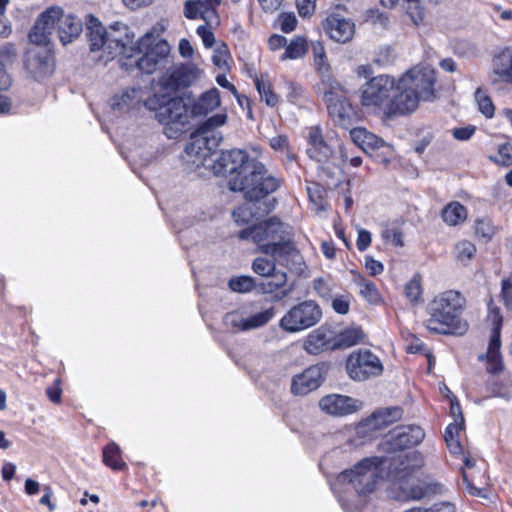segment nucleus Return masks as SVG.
<instances>
[{"instance_id":"obj_1","label":"nucleus","mask_w":512,"mask_h":512,"mask_svg":"<svg viewBox=\"0 0 512 512\" xmlns=\"http://www.w3.org/2000/svg\"><path fill=\"white\" fill-rule=\"evenodd\" d=\"M85 24L93 59L103 64L117 56L132 59L143 50L153 53L162 62L170 52L168 42L163 39L156 40L153 32H147L136 43L134 33L123 23H115L107 31L98 18L89 14L86 16Z\"/></svg>"},{"instance_id":"obj_2","label":"nucleus","mask_w":512,"mask_h":512,"mask_svg":"<svg viewBox=\"0 0 512 512\" xmlns=\"http://www.w3.org/2000/svg\"><path fill=\"white\" fill-rule=\"evenodd\" d=\"M214 173L228 177V186L232 191L244 193L250 200L266 198L282 184V179L270 173L266 166L241 149H232L221 153L213 164Z\"/></svg>"},{"instance_id":"obj_3","label":"nucleus","mask_w":512,"mask_h":512,"mask_svg":"<svg viewBox=\"0 0 512 512\" xmlns=\"http://www.w3.org/2000/svg\"><path fill=\"white\" fill-rule=\"evenodd\" d=\"M239 238L251 240L258 250L274 258L279 265L288 266L298 257L295 244L290 240L288 227L277 217H271L239 233Z\"/></svg>"},{"instance_id":"obj_4","label":"nucleus","mask_w":512,"mask_h":512,"mask_svg":"<svg viewBox=\"0 0 512 512\" xmlns=\"http://www.w3.org/2000/svg\"><path fill=\"white\" fill-rule=\"evenodd\" d=\"M391 464L392 457H368L356 463L351 469L338 474L330 485L341 506L346 509L341 495L345 485H351L360 496L370 494L375 490L378 480L390 474Z\"/></svg>"},{"instance_id":"obj_5","label":"nucleus","mask_w":512,"mask_h":512,"mask_svg":"<svg viewBox=\"0 0 512 512\" xmlns=\"http://www.w3.org/2000/svg\"><path fill=\"white\" fill-rule=\"evenodd\" d=\"M464 306L465 299L458 291L438 294L428 305L425 327L436 334L463 335L468 330V323L461 317Z\"/></svg>"},{"instance_id":"obj_6","label":"nucleus","mask_w":512,"mask_h":512,"mask_svg":"<svg viewBox=\"0 0 512 512\" xmlns=\"http://www.w3.org/2000/svg\"><path fill=\"white\" fill-rule=\"evenodd\" d=\"M423 465V459L417 451L399 453L392 457V464L389 466V472L402 473L396 484L398 493L395 498L399 501L420 500L428 493L427 485L413 475L415 469Z\"/></svg>"},{"instance_id":"obj_7","label":"nucleus","mask_w":512,"mask_h":512,"mask_svg":"<svg viewBox=\"0 0 512 512\" xmlns=\"http://www.w3.org/2000/svg\"><path fill=\"white\" fill-rule=\"evenodd\" d=\"M144 106L155 113V118L169 130L181 132L188 123V112L183 100L167 93L156 92L145 99Z\"/></svg>"},{"instance_id":"obj_8","label":"nucleus","mask_w":512,"mask_h":512,"mask_svg":"<svg viewBox=\"0 0 512 512\" xmlns=\"http://www.w3.org/2000/svg\"><path fill=\"white\" fill-rule=\"evenodd\" d=\"M275 314L274 307H261L257 302H249L226 313L223 324L233 333H243L266 326Z\"/></svg>"},{"instance_id":"obj_9","label":"nucleus","mask_w":512,"mask_h":512,"mask_svg":"<svg viewBox=\"0 0 512 512\" xmlns=\"http://www.w3.org/2000/svg\"><path fill=\"white\" fill-rule=\"evenodd\" d=\"M308 157L320 164H331L341 167L348 161V153L338 139L325 140L319 126H311L307 129Z\"/></svg>"},{"instance_id":"obj_10","label":"nucleus","mask_w":512,"mask_h":512,"mask_svg":"<svg viewBox=\"0 0 512 512\" xmlns=\"http://www.w3.org/2000/svg\"><path fill=\"white\" fill-rule=\"evenodd\" d=\"M396 79L389 75H378L371 78L360 89L359 101L361 107L374 114L388 116V109Z\"/></svg>"},{"instance_id":"obj_11","label":"nucleus","mask_w":512,"mask_h":512,"mask_svg":"<svg viewBox=\"0 0 512 512\" xmlns=\"http://www.w3.org/2000/svg\"><path fill=\"white\" fill-rule=\"evenodd\" d=\"M486 323L489 326L488 344L486 352L480 354L478 356V360L485 363L488 373L498 374L504 369L503 358L500 350L503 316L499 308L489 307Z\"/></svg>"},{"instance_id":"obj_12","label":"nucleus","mask_w":512,"mask_h":512,"mask_svg":"<svg viewBox=\"0 0 512 512\" xmlns=\"http://www.w3.org/2000/svg\"><path fill=\"white\" fill-rule=\"evenodd\" d=\"M331 119L339 126L348 129L357 119V112L352 105L348 91L344 86L333 81L323 95Z\"/></svg>"},{"instance_id":"obj_13","label":"nucleus","mask_w":512,"mask_h":512,"mask_svg":"<svg viewBox=\"0 0 512 512\" xmlns=\"http://www.w3.org/2000/svg\"><path fill=\"white\" fill-rule=\"evenodd\" d=\"M322 317L320 307L313 301H304L289 309L280 319L279 327L288 333H297L316 325Z\"/></svg>"},{"instance_id":"obj_14","label":"nucleus","mask_w":512,"mask_h":512,"mask_svg":"<svg viewBox=\"0 0 512 512\" xmlns=\"http://www.w3.org/2000/svg\"><path fill=\"white\" fill-rule=\"evenodd\" d=\"M346 370L352 380L365 381L382 375L384 367L377 355L368 349H359L348 356Z\"/></svg>"},{"instance_id":"obj_15","label":"nucleus","mask_w":512,"mask_h":512,"mask_svg":"<svg viewBox=\"0 0 512 512\" xmlns=\"http://www.w3.org/2000/svg\"><path fill=\"white\" fill-rule=\"evenodd\" d=\"M400 79L403 86L413 88L423 101L434 98L436 74L430 64L420 63L404 73Z\"/></svg>"},{"instance_id":"obj_16","label":"nucleus","mask_w":512,"mask_h":512,"mask_svg":"<svg viewBox=\"0 0 512 512\" xmlns=\"http://www.w3.org/2000/svg\"><path fill=\"white\" fill-rule=\"evenodd\" d=\"M202 70L193 63L174 64L159 79V86L167 92L195 84L201 77Z\"/></svg>"},{"instance_id":"obj_17","label":"nucleus","mask_w":512,"mask_h":512,"mask_svg":"<svg viewBox=\"0 0 512 512\" xmlns=\"http://www.w3.org/2000/svg\"><path fill=\"white\" fill-rule=\"evenodd\" d=\"M222 141L220 132H213L212 130H205L198 128L195 133L191 135L190 142L185 147V152L190 157L195 158V162L204 164L218 148Z\"/></svg>"},{"instance_id":"obj_18","label":"nucleus","mask_w":512,"mask_h":512,"mask_svg":"<svg viewBox=\"0 0 512 512\" xmlns=\"http://www.w3.org/2000/svg\"><path fill=\"white\" fill-rule=\"evenodd\" d=\"M25 67L35 79H42L52 74L54 59L48 46L31 47L26 52Z\"/></svg>"},{"instance_id":"obj_19","label":"nucleus","mask_w":512,"mask_h":512,"mask_svg":"<svg viewBox=\"0 0 512 512\" xmlns=\"http://www.w3.org/2000/svg\"><path fill=\"white\" fill-rule=\"evenodd\" d=\"M422 98L411 87L403 86L402 80H396V86L392 92L388 117L404 115L416 110Z\"/></svg>"},{"instance_id":"obj_20","label":"nucleus","mask_w":512,"mask_h":512,"mask_svg":"<svg viewBox=\"0 0 512 512\" xmlns=\"http://www.w3.org/2000/svg\"><path fill=\"white\" fill-rule=\"evenodd\" d=\"M319 407L330 416L345 417L361 410L363 403L350 396L329 394L320 399Z\"/></svg>"},{"instance_id":"obj_21","label":"nucleus","mask_w":512,"mask_h":512,"mask_svg":"<svg viewBox=\"0 0 512 512\" xmlns=\"http://www.w3.org/2000/svg\"><path fill=\"white\" fill-rule=\"evenodd\" d=\"M322 29L331 40L341 44L350 42L355 34L354 22L338 13L329 14L322 21Z\"/></svg>"},{"instance_id":"obj_22","label":"nucleus","mask_w":512,"mask_h":512,"mask_svg":"<svg viewBox=\"0 0 512 512\" xmlns=\"http://www.w3.org/2000/svg\"><path fill=\"white\" fill-rule=\"evenodd\" d=\"M424 437V430L419 426H398L390 432L387 445L392 452L402 451L420 444Z\"/></svg>"},{"instance_id":"obj_23","label":"nucleus","mask_w":512,"mask_h":512,"mask_svg":"<svg viewBox=\"0 0 512 512\" xmlns=\"http://www.w3.org/2000/svg\"><path fill=\"white\" fill-rule=\"evenodd\" d=\"M222 0H187L184 4V16L187 19H203L210 26L220 23L216 8Z\"/></svg>"},{"instance_id":"obj_24","label":"nucleus","mask_w":512,"mask_h":512,"mask_svg":"<svg viewBox=\"0 0 512 512\" xmlns=\"http://www.w3.org/2000/svg\"><path fill=\"white\" fill-rule=\"evenodd\" d=\"M58 15V10L48 8L38 17L29 33V40L34 47L48 46L55 31V20L58 19Z\"/></svg>"},{"instance_id":"obj_25","label":"nucleus","mask_w":512,"mask_h":512,"mask_svg":"<svg viewBox=\"0 0 512 512\" xmlns=\"http://www.w3.org/2000/svg\"><path fill=\"white\" fill-rule=\"evenodd\" d=\"M402 411L398 407H387L376 410L370 417L363 420L356 427L358 435H364L372 431L383 429L399 420Z\"/></svg>"},{"instance_id":"obj_26","label":"nucleus","mask_w":512,"mask_h":512,"mask_svg":"<svg viewBox=\"0 0 512 512\" xmlns=\"http://www.w3.org/2000/svg\"><path fill=\"white\" fill-rule=\"evenodd\" d=\"M59 11L58 19L55 20V31H57L58 37L63 45H67L77 39L82 30V21L76 16L68 13L65 14L63 9L58 6L50 7Z\"/></svg>"},{"instance_id":"obj_27","label":"nucleus","mask_w":512,"mask_h":512,"mask_svg":"<svg viewBox=\"0 0 512 512\" xmlns=\"http://www.w3.org/2000/svg\"><path fill=\"white\" fill-rule=\"evenodd\" d=\"M322 381V368L318 365L310 366L292 378L291 392L294 395H307L320 387Z\"/></svg>"},{"instance_id":"obj_28","label":"nucleus","mask_w":512,"mask_h":512,"mask_svg":"<svg viewBox=\"0 0 512 512\" xmlns=\"http://www.w3.org/2000/svg\"><path fill=\"white\" fill-rule=\"evenodd\" d=\"M245 199L247 200V203L235 209L232 214L234 221L238 225H245L252 218H258L266 213H269L274 209L276 204V200L274 198L264 202L261 201L263 198L258 200H250L247 198Z\"/></svg>"},{"instance_id":"obj_29","label":"nucleus","mask_w":512,"mask_h":512,"mask_svg":"<svg viewBox=\"0 0 512 512\" xmlns=\"http://www.w3.org/2000/svg\"><path fill=\"white\" fill-rule=\"evenodd\" d=\"M350 137L355 145L361 148L365 153L370 154L382 149L385 156L392 153V147L382 138L367 131L365 128L358 127L350 130Z\"/></svg>"},{"instance_id":"obj_30","label":"nucleus","mask_w":512,"mask_h":512,"mask_svg":"<svg viewBox=\"0 0 512 512\" xmlns=\"http://www.w3.org/2000/svg\"><path fill=\"white\" fill-rule=\"evenodd\" d=\"M303 349L311 355H319L325 351L335 350L333 330L321 326L312 331L304 340Z\"/></svg>"},{"instance_id":"obj_31","label":"nucleus","mask_w":512,"mask_h":512,"mask_svg":"<svg viewBox=\"0 0 512 512\" xmlns=\"http://www.w3.org/2000/svg\"><path fill=\"white\" fill-rule=\"evenodd\" d=\"M142 101H145L143 99V91L141 89L131 88L114 95L111 105L113 109L130 111L132 109H138Z\"/></svg>"},{"instance_id":"obj_32","label":"nucleus","mask_w":512,"mask_h":512,"mask_svg":"<svg viewBox=\"0 0 512 512\" xmlns=\"http://www.w3.org/2000/svg\"><path fill=\"white\" fill-rule=\"evenodd\" d=\"M365 334L358 326L347 327L337 333L333 331V345L336 349L349 348L363 342Z\"/></svg>"},{"instance_id":"obj_33","label":"nucleus","mask_w":512,"mask_h":512,"mask_svg":"<svg viewBox=\"0 0 512 512\" xmlns=\"http://www.w3.org/2000/svg\"><path fill=\"white\" fill-rule=\"evenodd\" d=\"M220 93L218 89L212 88L204 92L194 103L192 113L194 115H206L220 106Z\"/></svg>"},{"instance_id":"obj_34","label":"nucleus","mask_w":512,"mask_h":512,"mask_svg":"<svg viewBox=\"0 0 512 512\" xmlns=\"http://www.w3.org/2000/svg\"><path fill=\"white\" fill-rule=\"evenodd\" d=\"M443 221L449 226H458L464 223L468 217V211L464 205L457 201L448 203L441 212Z\"/></svg>"},{"instance_id":"obj_35","label":"nucleus","mask_w":512,"mask_h":512,"mask_svg":"<svg viewBox=\"0 0 512 512\" xmlns=\"http://www.w3.org/2000/svg\"><path fill=\"white\" fill-rule=\"evenodd\" d=\"M493 73L512 83V48L505 49L493 61Z\"/></svg>"},{"instance_id":"obj_36","label":"nucleus","mask_w":512,"mask_h":512,"mask_svg":"<svg viewBox=\"0 0 512 512\" xmlns=\"http://www.w3.org/2000/svg\"><path fill=\"white\" fill-rule=\"evenodd\" d=\"M103 462L105 465L116 471L127 469V464L122 460L120 447L112 442L103 449Z\"/></svg>"},{"instance_id":"obj_37","label":"nucleus","mask_w":512,"mask_h":512,"mask_svg":"<svg viewBox=\"0 0 512 512\" xmlns=\"http://www.w3.org/2000/svg\"><path fill=\"white\" fill-rule=\"evenodd\" d=\"M381 238L385 243L395 247H403V229L397 222L387 223L382 227Z\"/></svg>"},{"instance_id":"obj_38","label":"nucleus","mask_w":512,"mask_h":512,"mask_svg":"<svg viewBox=\"0 0 512 512\" xmlns=\"http://www.w3.org/2000/svg\"><path fill=\"white\" fill-rule=\"evenodd\" d=\"M357 285L359 287V293L368 303L373 305L381 303V294L372 281L360 277L357 281Z\"/></svg>"},{"instance_id":"obj_39","label":"nucleus","mask_w":512,"mask_h":512,"mask_svg":"<svg viewBox=\"0 0 512 512\" xmlns=\"http://www.w3.org/2000/svg\"><path fill=\"white\" fill-rule=\"evenodd\" d=\"M307 51V41L305 38L297 36L286 46L285 52L281 55L280 59L294 60L301 58Z\"/></svg>"},{"instance_id":"obj_40","label":"nucleus","mask_w":512,"mask_h":512,"mask_svg":"<svg viewBox=\"0 0 512 512\" xmlns=\"http://www.w3.org/2000/svg\"><path fill=\"white\" fill-rule=\"evenodd\" d=\"M255 86L261 99L270 107H275L278 104V96L271 90L270 82L263 76L255 79Z\"/></svg>"},{"instance_id":"obj_41","label":"nucleus","mask_w":512,"mask_h":512,"mask_svg":"<svg viewBox=\"0 0 512 512\" xmlns=\"http://www.w3.org/2000/svg\"><path fill=\"white\" fill-rule=\"evenodd\" d=\"M476 250L473 242L463 239L455 244L454 254L459 262L466 265L474 257Z\"/></svg>"},{"instance_id":"obj_42","label":"nucleus","mask_w":512,"mask_h":512,"mask_svg":"<svg viewBox=\"0 0 512 512\" xmlns=\"http://www.w3.org/2000/svg\"><path fill=\"white\" fill-rule=\"evenodd\" d=\"M144 51L141 56L138 57V55H136L133 57L135 58L133 64L143 73L151 74L158 68L161 62L153 53H149L147 50Z\"/></svg>"},{"instance_id":"obj_43","label":"nucleus","mask_w":512,"mask_h":512,"mask_svg":"<svg viewBox=\"0 0 512 512\" xmlns=\"http://www.w3.org/2000/svg\"><path fill=\"white\" fill-rule=\"evenodd\" d=\"M404 9L413 24L419 25L423 22L425 11L421 0H404Z\"/></svg>"},{"instance_id":"obj_44","label":"nucleus","mask_w":512,"mask_h":512,"mask_svg":"<svg viewBox=\"0 0 512 512\" xmlns=\"http://www.w3.org/2000/svg\"><path fill=\"white\" fill-rule=\"evenodd\" d=\"M475 101L477 103L478 110L486 118L490 119L494 116L495 106H494L491 98L488 96V94L481 88H478L475 91Z\"/></svg>"},{"instance_id":"obj_45","label":"nucleus","mask_w":512,"mask_h":512,"mask_svg":"<svg viewBox=\"0 0 512 512\" xmlns=\"http://www.w3.org/2000/svg\"><path fill=\"white\" fill-rule=\"evenodd\" d=\"M228 286L233 292L249 293L255 288V280L247 275L236 276L228 281Z\"/></svg>"},{"instance_id":"obj_46","label":"nucleus","mask_w":512,"mask_h":512,"mask_svg":"<svg viewBox=\"0 0 512 512\" xmlns=\"http://www.w3.org/2000/svg\"><path fill=\"white\" fill-rule=\"evenodd\" d=\"M276 263L278 262L274 258L269 260L265 257H257L252 262V270L259 276L270 277L275 272Z\"/></svg>"},{"instance_id":"obj_47","label":"nucleus","mask_w":512,"mask_h":512,"mask_svg":"<svg viewBox=\"0 0 512 512\" xmlns=\"http://www.w3.org/2000/svg\"><path fill=\"white\" fill-rule=\"evenodd\" d=\"M405 296L407 299L412 302H418L422 296V285H421V277L420 275H414L406 284H405Z\"/></svg>"},{"instance_id":"obj_48","label":"nucleus","mask_w":512,"mask_h":512,"mask_svg":"<svg viewBox=\"0 0 512 512\" xmlns=\"http://www.w3.org/2000/svg\"><path fill=\"white\" fill-rule=\"evenodd\" d=\"M474 228L476 235L484 239V241H490L497 231L496 227L488 219L476 220Z\"/></svg>"},{"instance_id":"obj_49","label":"nucleus","mask_w":512,"mask_h":512,"mask_svg":"<svg viewBox=\"0 0 512 512\" xmlns=\"http://www.w3.org/2000/svg\"><path fill=\"white\" fill-rule=\"evenodd\" d=\"M230 59L229 49L226 44L218 45L213 52L212 62L219 69L225 70L228 67V60Z\"/></svg>"},{"instance_id":"obj_50","label":"nucleus","mask_w":512,"mask_h":512,"mask_svg":"<svg viewBox=\"0 0 512 512\" xmlns=\"http://www.w3.org/2000/svg\"><path fill=\"white\" fill-rule=\"evenodd\" d=\"M490 159L502 166L512 164V146L509 144L501 145L498 148L497 154L495 156H490Z\"/></svg>"},{"instance_id":"obj_51","label":"nucleus","mask_w":512,"mask_h":512,"mask_svg":"<svg viewBox=\"0 0 512 512\" xmlns=\"http://www.w3.org/2000/svg\"><path fill=\"white\" fill-rule=\"evenodd\" d=\"M226 120L227 115L225 113H219L208 118L199 128L219 132L217 128L223 126L226 123Z\"/></svg>"},{"instance_id":"obj_52","label":"nucleus","mask_w":512,"mask_h":512,"mask_svg":"<svg viewBox=\"0 0 512 512\" xmlns=\"http://www.w3.org/2000/svg\"><path fill=\"white\" fill-rule=\"evenodd\" d=\"M270 277H272L273 280L268 284V287L265 288V293H272L276 289L282 288L286 284L287 276L283 271L275 269V272L270 275Z\"/></svg>"},{"instance_id":"obj_53","label":"nucleus","mask_w":512,"mask_h":512,"mask_svg":"<svg viewBox=\"0 0 512 512\" xmlns=\"http://www.w3.org/2000/svg\"><path fill=\"white\" fill-rule=\"evenodd\" d=\"M213 26L210 25H200L198 26L196 32L198 36L201 38L203 45L206 48H211L215 43V37L211 30Z\"/></svg>"},{"instance_id":"obj_54","label":"nucleus","mask_w":512,"mask_h":512,"mask_svg":"<svg viewBox=\"0 0 512 512\" xmlns=\"http://www.w3.org/2000/svg\"><path fill=\"white\" fill-rule=\"evenodd\" d=\"M16 57V48L12 43H5L0 46V64L6 65L14 61Z\"/></svg>"},{"instance_id":"obj_55","label":"nucleus","mask_w":512,"mask_h":512,"mask_svg":"<svg viewBox=\"0 0 512 512\" xmlns=\"http://www.w3.org/2000/svg\"><path fill=\"white\" fill-rule=\"evenodd\" d=\"M279 24L284 33H290L297 26V18L293 13H283L279 16Z\"/></svg>"},{"instance_id":"obj_56","label":"nucleus","mask_w":512,"mask_h":512,"mask_svg":"<svg viewBox=\"0 0 512 512\" xmlns=\"http://www.w3.org/2000/svg\"><path fill=\"white\" fill-rule=\"evenodd\" d=\"M331 305L336 313L347 314L350 308V298L345 295L336 296L333 298Z\"/></svg>"},{"instance_id":"obj_57","label":"nucleus","mask_w":512,"mask_h":512,"mask_svg":"<svg viewBox=\"0 0 512 512\" xmlns=\"http://www.w3.org/2000/svg\"><path fill=\"white\" fill-rule=\"evenodd\" d=\"M297 10L300 16L310 17L316 9V0H296Z\"/></svg>"},{"instance_id":"obj_58","label":"nucleus","mask_w":512,"mask_h":512,"mask_svg":"<svg viewBox=\"0 0 512 512\" xmlns=\"http://www.w3.org/2000/svg\"><path fill=\"white\" fill-rule=\"evenodd\" d=\"M366 18L367 21H370L372 24H378L382 27H386L389 23V18L376 8L368 10Z\"/></svg>"},{"instance_id":"obj_59","label":"nucleus","mask_w":512,"mask_h":512,"mask_svg":"<svg viewBox=\"0 0 512 512\" xmlns=\"http://www.w3.org/2000/svg\"><path fill=\"white\" fill-rule=\"evenodd\" d=\"M46 394L53 403L58 404L61 402L62 389L60 378H56L53 384L47 387Z\"/></svg>"},{"instance_id":"obj_60","label":"nucleus","mask_w":512,"mask_h":512,"mask_svg":"<svg viewBox=\"0 0 512 512\" xmlns=\"http://www.w3.org/2000/svg\"><path fill=\"white\" fill-rule=\"evenodd\" d=\"M462 480L469 494L476 497L487 498V490L485 488H478L474 486L464 470H462Z\"/></svg>"},{"instance_id":"obj_61","label":"nucleus","mask_w":512,"mask_h":512,"mask_svg":"<svg viewBox=\"0 0 512 512\" xmlns=\"http://www.w3.org/2000/svg\"><path fill=\"white\" fill-rule=\"evenodd\" d=\"M358 236L356 241V246L359 251H365L370 245L372 241L371 233L368 230L363 228L357 229Z\"/></svg>"},{"instance_id":"obj_62","label":"nucleus","mask_w":512,"mask_h":512,"mask_svg":"<svg viewBox=\"0 0 512 512\" xmlns=\"http://www.w3.org/2000/svg\"><path fill=\"white\" fill-rule=\"evenodd\" d=\"M475 131H476L475 126L468 125L466 127H460V128L453 129L452 135L455 139H457L459 141H467L473 136Z\"/></svg>"},{"instance_id":"obj_63","label":"nucleus","mask_w":512,"mask_h":512,"mask_svg":"<svg viewBox=\"0 0 512 512\" xmlns=\"http://www.w3.org/2000/svg\"><path fill=\"white\" fill-rule=\"evenodd\" d=\"M365 268L372 276L379 275L384 271L383 264L380 261L374 259L372 256L365 257Z\"/></svg>"},{"instance_id":"obj_64","label":"nucleus","mask_w":512,"mask_h":512,"mask_svg":"<svg viewBox=\"0 0 512 512\" xmlns=\"http://www.w3.org/2000/svg\"><path fill=\"white\" fill-rule=\"evenodd\" d=\"M502 298L506 308L512 310V283L508 280L502 281Z\"/></svg>"}]
</instances>
